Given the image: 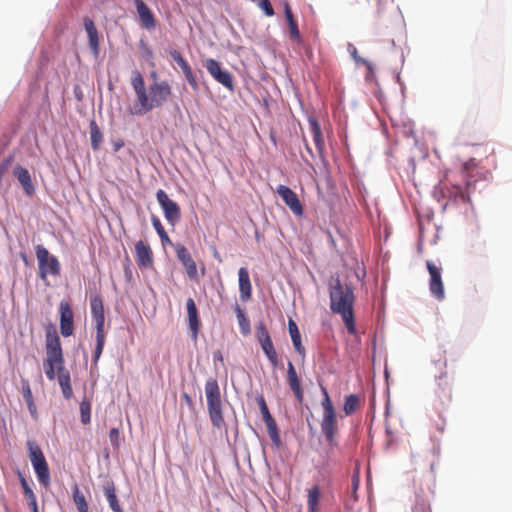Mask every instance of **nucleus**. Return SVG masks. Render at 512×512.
<instances>
[{"instance_id":"obj_19","label":"nucleus","mask_w":512,"mask_h":512,"mask_svg":"<svg viewBox=\"0 0 512 512\" xmlns=\"http://www.w3.org/2000/svg\"><path fill=\"white\" fill-rule=\"evenodd\" d=\"M91 314L96 323V331H104L105 313L102 298L95 295L91 298Z\"/></svg>"},{"instance_id":"obj_33","label":"nucleus","mask_w":512,"mask_h":512,"mask_svg":"<svg viewBox=\"0 0 512 512\" xmlns=\"http://www.w3.org/2000/svg\"><path fill=\"white\" fill-rule=\"evenodd\" d=\"M90 138L93 150H98L103 141V135L95 121L90 123Z\"/></svg>"},{"instance_id":"obj_9","label":"nucleus","mask_w":512,"mask_h":512,"mask_svg":"<svg viewBox=\"0 0 512 512\" xmlns=\"http://www.w3.org/2000/svg\"><path fill=\"white\" fill-rule=\"evenodd\" d=\"M156 198L163 210L167 222L172 226L178 223L181 218L179 205L175 201L171 200L168 194L162 189L157 191Z\"/></svg>"},{"instance_id":"obj_11","label":"nucleus","mask_w":512,"mask_h":512,"mask_svg":"<svg viewBox=\"0 0 512 512\" xmlns=\"http://www.w3.org/2000/svg\"><path fill=\"white\" fill-rule=\"evenodd\" d=\"M205 67L209 74L220 84L229 90H233V77L230 72L223 71L220 63L215 59H207L205 61Z\"/></svg>"},{"instance_id":"obj_42","label":"nucleus","mask_w":512,"mask_h":512,"mask_svg":"<svg viewBox=\"0 0 512 512\" xmlns=\"http://www.w3.org/2000/svg\"><path fill=\"white\" fill-rule=\"evenodd\" d=\"M23 395L28 406H33V396L28 382H23Z\"/></svg>"},{"instance_id":"obj_45","label":"nucleus","mask_w":512,"mask_h":512,"mask_svg":"<svg viewBox=\"0 0 512 512\" xmlns=\"http://www.w3.org/2000/svg\"><path fill=\"white\" fill-rule=\"evenodd\" d=\"M26 498L28 500V505L31 508L32 512H38V506H37L35 494L32 493V494L26 496Z\"/></svg>"},{"instance_id":"obj_22","label":"nucleus","mask_w":512,"mask_h":512,"mask_svg":"<svg viewBox=\"0 0 512 512\" xmlns=\"http://www.w3.org/2000/svg\"><path fill=\"white\" fill-rule=\"evenodd\" d=\"M238 277L240 298L242 301H247L252 295V286L248 270L245 267H241L238 271Z\"/></svg>"},{"instance_id":"obj_12","label":"nucleus","mask_w":512,"mask_h":512,"mask_svg":"<svg viewBox=\"0 0 512 512\" xmlns=\"http://www.w3.org/2000/svg\"><path fill=\"white\" fill-rule=\"evenodd\" d=\"M59 313H60V331L64 337H69L73 334L74 324H73V311L68 301L62 300L59 303Z\"/></svg>"},{"instance_id":"obj_36","label":"nucleus","mask_w":512,"mask_h":512,"mask_svg":"<svg viewBox=\"0 0 512 512\" xmlns=\"http://www.w3.org/2000/svg\"><path fill=\"white\" fill-rule=\"evenodd\" d=\"M257 403H258V406H259V409H260V412L262 414V417H263V420L266 423L270 422V421H273L275 420L269 409H268V406H267V403L265 401V398L261 395L259 397H257Z\"/></svg>"},{"instance_id":"obj_49","label":"nucleus","mask_w":512,"mask_h":512,"mask_svg":"<svg viewBox=\"0 0 512 512\" xmlns=\"http://www.w3.org/2000/svg\"><path fill=\"white\" fill-rule=\"evenodd\" d=\"M183 74H186L187 72L191 71V67L189 65V63L186 61L185 63H183L181 66H180Z\"/></svg>"},{"instance_id":"obj_46","label":"nucleus","mask_w":512,"mask_h":512,"mask_svg":"<svg viewBox=\"0 0 512 512\" xmlns=\"http://www.w3.org/2000/svg\"><path fill=\"white\" fill-rule=\"evenodd\" d=\"M20 482H21V486H22L25 497L34 493L24 477H21Z\"/></svg>"},{"instance_id":"obj_13","label":"nucleus","mask_w":512,"mask_h":512,"mask_svg":"<svg viewBox=\"0 0 512 512\" xmlns=\"http://www.w3.org/2000/svg\"><path fill=\"white\" fill-rule=\"evenodd\" d=\"M435 396L440 408H444L450 403L452 399V390L447 373H443L437 378Z\"/></svg>"},{"instance_id":"obj_30","label":"nucleus","mask_w":512,"mask_h":512,"mask_svg":"<svg viewBox=\"0 0 512 512\" xmlns=\"http://www.w3.org/2000/svg\"><path fill=\"white\" fill-rule=\"evenodd\" d=\"M259 344H260L263 352L265 353L266 357L270 361L271 365L273 367H277L279 360H278V355L274 348L272 339L270 338L268 340L262 341Z\"/></svg>"},{"instance_id":"obj_7","label":"nucleus","mask_w":512,"mask_h":512,"mask_svg":"<svg viewBox=\"0 0 512 512\" xmlns=\"http://www.w3.org/2000/svg\"><path fill=\"white\" fill-rule=\"evenodd\" d=\"M29 458L37 475L39 482L47 487L50 483V473L47 461L41 448L35 441H27Z\"/></svg>"},{"instance_id":"obj_21","label":"nucleus","mask_w":512,"mask_h":512,"mask_svg":"<svg viewBox=\"0 0 512 512\" xmlns=\"http://www.w3.org/2000/svg\"><path fill=\"white\" fill-rule=\"evenodd\" d=\"M84 27L86 33L88 35L89 47L94 54V56H98L99 54V35L98 30L94 24V21L89 17L84 18Z\"/></svg>"},{"instance_id":"obj_15","label":"nucleus","mask_w":512,"mask_h":512,"mask_svg":"<svg viewBox=\"0 0 512 512\" xmlns=\"http://www.w3.org/2000/svg\"><path fill=\"white\" fill-rule=\"evenodd\" d=\"M277 193L295 215L301 216L303 214V206L297 194L292 189L285 185H279L277 187Z\"/></svg>"},{"instance_id":"obj_48","label":"nucleus","mask_w":512,"mask_h":512,"mask_svg":"<svg viewBox=\"0 0 512 512\" xmlns=\"http://www.w3.org/2000/svg\"><path fill=\"white\" fill-rule=\"evenodd\" d=\"M237 317L239 319L240 326L242 327L243 330H244V324H246V326L248 327V323H246L245 315L239 307L237 308Z\"/></svg>"},{"instance_id":"obj_18","label":"nucleus","mask_w":512,"mask_h":512,"mask_svg":"<svg viewBox=\"0 0 512 512\" xmlns=\"http://www.w3.org/2000/svg\"><path fill=\"white\" fill-rule=\"evenodd\" d=\"M287 383L297 401L300 403L303 402L304 391L301 385V380L298 377L296 368L291 361H288L287 363Z\"/></svg>"},{"instance_id":"obj_44","label":"nucleus","mask_w":512,"mask_h":512,"mask_svg":"<svg viewBox=\"0 0 512 512\" xmlns=\"http://www.w3.org/2000/svg\"><path fill=\"white\" fill-rule=\"evenodd\" d=\"M170 56L172 57V59L179 65L181 66L183 63L186 62V60L184 59V57L181 55V53L177 50H172L170 52Z\"/></svg>"},{"instance_id":"obj_17","label":"nucleus","mask_w":512,"mask_h":512,"mask_svg":"<svg viewBox=\"0 0 512 512\" xmlns=\"http://www.w3.org/2000/svg\"><path fill=\"white\" fill-rule=\"evenodd\" d=\"M135 260L140 269H147L153 265V252L150 246L142 240L135 244Z\"/></svg>"},{"instance_id":"obj_3","label":"nucleus","mask_w":512,"mask_h":512,"mask_svg":"<svg viewBox=\"0 0 512 512\" xmlns=\"http://www.w3.org/2000/svg\"><path fill=\"white\" fill-rule=\"evenodd\" d=\"M44 370L49 380H54L57 376L65 399L73 396L70 373L64 367V358L60 343V338L55 329L47 331L46 334V358L44 360Z\"/></svg>"},{"instance_id":"obj_43","label":"nucleus","mask_w":512,"mask_h":512,"mask_svg":"<svg viewBox=\"0 0 512 512\" xmlns=\"http://www.w3.org/2000/svg\"><path fill=\"white\" fill-rule=\"evenodd\" d=\"M187 82L189 83V85L191 86V88L194 90V91H198L199 90V84L197 82V79H196V76L194 75L193 71H189L187 72L186 74H184Z\"/></svg>"},{"instance_id":"obj_4","label":"nucleus","mask_w":512,"mask_h":512,"mask_svg":"<svg viewBox=\"0 0 512 512\" xmlns=\"http://www.w3.org/2000/svg\"><path fill=\"white\" fill-rule=\"evenodd\" d=\"M330 309L342 316L343 322L351 335L356 334L354 320L355 296L349 285H343L338 275H333L328 281Z\"/></svg>"},{"instance_id":"obj_31","label":"nucleus","mask_w":512,"mask_h":512,"mask_svg":"<svg viewBox=\"0 0 512 512\" xmlns=\"http://www.w3.org/2000/svg\"><path fill=\"white\" fill-rule=\"evenodd\" d=\"M73 501L78 512H89V506L86 498L77 485L73 487Z\"/></svg>"},{"instance_id":"obj_26","label":"nucleus","mask_w":512,"mask_h":512,"mask_svg":"<svg viewBox=\"0 0 512 512\" xmlns=\"http://www.w3.org/2000/svg\"><path fill=\"white\" fill-rule=\"evenodd\" d=\"M103 491L112 511L123 512L118 497L116 495L115 484L113 482H108L106 485H104Z\"/></svg>"},{"instance_id":"obj_39","label":"nucleus","mask_w":512,"mask_h":512,"mask_svg":"<svg viewBox=\"0 0 512 512\" xmlns=\"http://www.w3.org/2000/svg\"><path fill=\"white\" fill-rule=\"evenodd\" d=\"M139 50L142 58L146 61H151L153 59V51L143 40L139 42Z\"/></svg>"},{"instance_id":"obj_20","label":"nucleus","mask_w":512,"mask_h":512,"mask_svg":"<svg viewBox=\"0 0 512 512\" xmlns=\"http://www.w3.org/2000/svg\"><path fill=\"white\" fill-rule=\"evenodd\" d=\"M186 308H187V314H188L189 328L191 331V338L193 341L196 342L197 338H198L199 329H200V321L198 318L196 304L192 298L187 299Z\"/></svg>"},{"instance_id":"obj_28","label":"nucleus","mask_w":512,"mask_h":512,"mask_svg":"<svg viewBox=\"0 0 512 512\" xmlns=\"http://www.w3.org/2000/svg\"><path fill=\"white\" fill-rule=\"evenodd\" d=\"M288 329H289V334L291 336V340H292V343H293V346H294L295 350L301 356H304L305 355V348H304V346L302 345V342H301V335H300V332H299L297 324L292 319H290L289 322H288Z\"/></svg>"},{"instance_id":"obj_2","label":"nucleus","mask_w":512,"mask_h":512,"mask_svg":"<svg viewBox=\"0 0 512 512\" xmlns=\"http://www.w3.org/2000/svg\"><path fill=\"white\" fill-rule=\"evenodd\" d=\"M131 85L137 96V102L128 109L129 114L133 116H141L154 108L161 107L172 93L170 84L165 80L154 81L147 90L144 78L139 71L133 72Z\"/></svg>"},{"instance_id":"obj_34","label":"nucleus","mask_w":512,"mask_h":512,"mask_svg":"<svg viewBox=\"0 0 512 512\" xmlns=\"http://www.w3.org/2000/svg\"><path fill=\"white\" fill-rule=\"evenodd\" d=\"M266 427H267L268 435H269L273 445L276 448H279L281 446L282 442H281V438H280V434L278 431L276 421L273 420V421L266 423Z\"/></svg>"},{"instance_id":"obj_6","label":"nucleus","mask_w":512,"mask_h":512,"mask_svg":"<svg viewBox=\"0 0 512 512\" xmlns=\"http://www.w3.org/2000/svg\"><path fill=\"white\" fill-rule=\"evenodd\" d=\"M323 400L321 402L323 408V416L320 422L321 431L330 445H336V435L338 433V421L335 408L330 396L325 388H322Z\"/></svg>"},{"instance_id":"obj_25","label":"nucleus","mask_w":512,"mask_h":512,"mask_svg":"<svg viewBox=\"0 0 512 512\" xmlns=\"http://www.w3.org/2000/svg\"><path fill=\"white\" fill-rule=\"evenodd\" d=\"M309 130L312 134L314 144L319 154H323L325 149V142L322 136L321 128L317 119L310 117L308 120Z\"/></svg>"},{"instance_id":"obj_37","label":"nucleus","mask_w":512,"mask_h":512,"mask_svg":"<svg viewBox=\"0 0 512 512\" xmlns=\"http://www.w3.org/2000/svg\"><path fill=\"white\" fill-rule=\"evenodd\" d=\"M96 348H95V351H94V362H97L98 359L100 358L101 354H102V351H103V347H104V343H105V334H104V331H96Z\"/></svg>"},{"instance_id":"obj_35","label":"nucleus","mask_w":512,"mask_h":512,"mask_svg":"<svg viewBox=\"0 0 512 512\" xmlns=\"http://www.w3.org/2000/svg\"><path fill=\"white\" fill-rule=\"evenodd\" d=\"M80 415H81V422L84 425L90 423V421H91V403L89 400L84 399L80 403Z\"/></svg>"},{"instance_id":"obj_14","label":"nucleus","mask_w":512,"mask_h":512,"mask_svg":"<svg viewBox=\"0 0 512 512\" xmlns=\"http://www.w3.org/2000/svg\"><path fill=\"white\" fill-rule=\"evenodd\" d=\"M175 252L178 260L185 267L189 279L196 280L198 278L197 266L187 248L182 244H176Z\"/></svg>"},{"instance_id":"obj_51","label":"nucleus","mask_w":512,"mask_h":512,"mask_svg":"<svg viewBox=\"0 0 512 512\" xmlns=\"http://www.w3.org/2000/svg\"><path fill=\"white\" fill-rule=\"evenodd\" d=\"M219 359V360H222V355L220 352H217V354H215V359Z\"/></svg>"},{"instance_id":"obj_53","label":"nucleus","mask_w":512,"mask_h":512,"mask_svg":"<svg viewBox=\"0 0 512 512\" xmlns=\"http://www.w3.org/2000/svg\"><path fill=\"white\" fill-rule=\"evenodd\" d=\"M122 146V144H116V150L119 149Z\"/></svg>"},{"instance_id":"obj_8","label":"nucleus","mask_w":512,"mask_h":512,"mask_svg":"<svg viewBox=\"0 0 512 512\" xmlns=\"http://www.w3.org/2000/svg\"><path fill=\"white\" fill-rule=\"evenodd\" d=\"M36 257L38 260L39 277L46 280L47 276H58L61 271L59 260L42 245H37L35 248Z\"/></svg>"},{"instance_id":"obj_1","label":"nucleus","mask_w":512,"mask_h":512,"mask_svg":"<svg viewBox=\"0 0 512 512\" xmlns=\"http://www.w3.org/2000/svg\"><path fill=\"white\" fill-rule=\"evenodd\" d=\"M478 164L474 159L465 162L460 170L446 172L443 180L435 187L434 195L447 200L443 207L453 204H470V195L478 179Z\"/></svg>"},{"instance_id":"obj_27","label":"nucleus","mask_w":512,"mask_h":512,"mask_svg":"<svg viewBox=\"0 0 512 512\" xmlns=\"http://www.w3.org/2000/svg\"><path fill=\"white\" fill-rule=\"evenodd\" d=\"M320 497L321 489L319 485H314L307 490L308 512H319Z\"/></svg>"},{"instance_id":"obj_32","label":"nucleus","mask_w":512,"mask_h":512,"mask_svg":"<svg viewBox=\"0 0 512 512\" xmlns=\"http://www.w3.org/2000/svg\"><path fill=\"white\" fill-rule=\"evenodd\" d=\"M152 225L154 229L156 230L157 234L159 235L162 245L165 246L167 244L173 245L171 239L169 238L167 232L165 231L161 221L157 216H152L151 218Z\"/></svg>"},{"instance_id":"obj_10","label":"nucleus","mask_w":512,"mask_h":512,"mask_svg":"<svg viewBox=\"0 0 512 512\" xmlns=\"http://www.w3.org/2000/svg\"><path fill=\"white\" fill-rule=\"evenodd\" d=\"M426 266L430 274L429 290L436 299L443 300L445 297V291L441 276V269L429 260L426 261Z\"/></svg>"},{"instance_id":"obj_16","label":"nucleus","mask_w":512,"mask_h":512,"mask_svg":"<svg viewBox=\"0 0 512 512\" xmlns=\"http://www.w3.org/2000/svg\"><path fill=\"white\" fill-rule=\"evenodd\" d=\"M134 5L139 16L141 27L151 31L157 26L156 19L150 8L143 0H134Z\"/></svg>"},{"instance_id":"obj_41","label":"nucleus","mask_w":512,"mask_h":512,"mask_svg":"<svg viewBox=\"0 0 512 512\" xmlns=\"http://www.w3.org/2000/svg\"><path fill=\"white\" fill-rule=\"evenodd\" d=\"M258 6L268 17L273 16L275 13L273 6L269 0H260Z\"/></svg>"},{"instance_id":"obj_38","label":"nucleus","mask_w":512,"mask_h":512,"mask_svg":"<svg viewBox=\"0 0 512 512\" xmlns=\"http://www.w3.org/2000/svg\"><path fill=\"white\" fill-rule=\"evenodd\" d=\"M255 334L259 343L271 338L268 329L263 322L257 324Z\"/></svg>"},{"instance_id":"obj_50","label":"nucleus","mask_w":512,"mask_h":512,"mask_svg":"<svg viewBox=\"0 0 512 512\" xmlns=\"http://www.w3.org/2000/svg\"><path fill=\"white\" fill-rule=\"evenodd\" d=\"M183 398L185 399V401H187V403H189V404L192 403V399L187 393L183 394Z\"/></svg>"},{"instance_id":"obj_29","label":"nucleus","mask_w":512,"mask_h":512,"mask_svg":"<svg viewBox=\"0 0 512 512\" xmlns=\"http://www.w3.org/2000/svg\"><path fill=\"white\" fill-rule=\"evenodd\" d=\"M363 405V401L356 394H350L345 397L343 410L345 415H352Z\"/></svg>"},{"instance_id":"obj_5","label":"nucleus","mask_w":512,"mask_h":512,"mask_svg":"<svg viewBox=\"0 0 512 512\" xmlns=\"http://www.w3.org/2000/svg\"><path fill=\"white\" fill-rule=\"evenodd\" d=\"M205 395L209 418L213 427L223 429L225 419L222 410L220 387L216 379H208L205 383Z\"/></svg>"},{"instance_id":"obj_24","label":"nucleus","mask_w":512,"mask_h":512,"mask_svg":"<svg viewBox=\"0 0 512 512\" xmlns=\"http://www.w3.org/2000/svg\"><path fill=\"white\" fill-rule=\"evenodd\" d=\"M14 176L18 179L27 195H32L35 191L29 171L21 166H16L13 170Z\"/></svg>"},{"instance_id":"obj_23","label":"nucleus","mask_w":512,"mask_h":512,"mask_svg":"<svg viewBox=\"0 0 512 512\" xmlns=\"http://www.w3.org/2000/svg\"><path fill=\"white\" fill-rule=\"evenodd\" d=\"M284 14H285L287 24L289 26L290 38L297 43H301L302 36L299 31L297 21L295 20L292 9H291L289 3H287V2L284 4Z\"/></svg>"},{"instance_id":"obj_47","label":"nucleus","mask_w":512,"mask_h":512,"mask_svg":"<svg viewBox=\"0 0 512 512\" xmlns=\"http://www.w3.org/2000/svg\"><path fill=\"white\" fill-rule=\"evenodd\" d=\"M350 53H351L352 57L355 59L356 62H362V63L366 64L368 67H370V63L367 60H364V59H362L361 57H359L357 55L356 47L351 46Z\"/></svg>"},{"instance_id":"obj_40","label":"nucleus","mask_w":512,"mask_h":512,"mask_svg":"<svg viewBox=\"0 0 512 512\" xmlns=\"http://www.w3.org/2000/svg\"><path fill=\"white\" fill-rule=\"evenodd\" d=\"M109 440H110L111 445L114 448H119L120 447L121 436H120V431H119L118 428H112L110 430V432H109Z\"/></svg>"},{"instance_id":"obj_52","label":"nucleus","mask_w":512,"mask_h":512,"mask_svg":"<svg viewBox=\"0 0 512 512\" xmlns=\"http://www.w3.org/2000/svg\"><path fill=\"white\" fill-rule=\"evenodd\" d=\"M28 407H29V410L31 411V413H33L35 411V406L34 405L31 406V407L30 406H28Z\"/></svg>"}]
</instances>
